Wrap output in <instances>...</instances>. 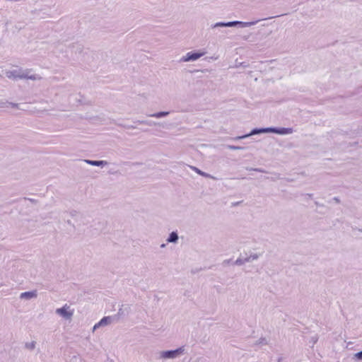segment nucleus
Returning <instances> with one entry per match:
<instances>
[{
    "label": "nucleus",
    "mask_w": 362,
    "mask_h": 362,
    "mask_svg": "<svg viewBox=\"0 0 362 362\" xmlns=\"http://www.w3.org/2000/svg\"><path fill=\"white\" fill-rule=\"evenodd\" d=\"M177 235L176 233L173 232L170 233L169 238L168 239V242H175L177 240Z\"/></svg>",
    "instance_id": "nucleus-9"
},
{
    "label": "nucleus",
    "mask_w": 362,
    "mask_h": 362,
    "mask_svg": "<svg viewBox=\"0 0 362 362\" xmlns=\"http://www.w3.org/2000/svg\"><path fill=\"white\" fill-rule=\"evenodd\" d=\"M166 114H167V113L160 112V113H158L156 116H157V117H160V116H162V115H165Z\"/></svg>",
    "instance_id": "nucleus-12"
},
{
    "label": "nucleus",
    "mask_w": 362,
    "mask_h": 362,
    "mask_svg": "<svg viewBox=\"0 0 362 362\" xmlns=\"http://www.w3.org/2000/svg\"><path fill=\"white\" fill-rule=\"evenodd\" d=\"M69 307L66 305L61 308L57 309V313L65 318H70L73 315V310H69Z\"/></svg>",
    "instance_id": "nucleus-1"
},
{
    "label": "nucleus",
    "mask_w": 362,
    "mask_h": 362,
    "mask_svg": "<svg viewBox=\"0 0 362 362\" xmlns=\"http://www.w3.org/2000/svg\"><path fill=\"white\" fill-rule=\"evenodd\" d=\"M204 54V52H200V53L189 52V53H187V57L185 59V61L196 60V59H199V57H202Z\"/></svg>",
    "instance_id": "nucleus-3"
},
{
    "label": "nucleus",
    "mask_w": 362,
    "mask_h": 362,
    "mask_svg": "<svg viewBox=\"0 0 362 362\" xmlns=\"http://www.w3.org/2000/svg\"><path fill=\"white\" fill-rule=\"evenodd\" d=\"M182 349H176V350H174V351H164L161 354V356L164 358H175L176 357L178 354H180V353L182 352Z\"/></svg>",
    "instance_id": "nucleus-2"
},
{
    "label": "nucleus",
    "mask_w": 362,
    "mask_h": 362,
    "mask_svg": "<svg viewBox=\"0 0 362 362\" xmlns=\"http://www.w3.org/2000/svg\"><path fill=\"white\" fill-rule=\"evenodd\" d=\"M194 170L202 175H205L204 173L201 172L199 169L194 168Z\"/></svg>",
    "instance_id": "nucleus-11"
},
{
    "label": "nucleus",
    "mask_w": 362,
    "mask_h": 362,
    "mask_svg": "<svg viewBox=\"0 0 362 362\" xmlns=\"http://www.w3.org/2000/svg\"><path fill=\"white\" fill-rule=\"evenodd\" d=\"M109 322H110L109 317H103L98 324L95 325L94 329H96L100 325H107V323H109Z\"/></svg>",
    "instance_id": "nucleus-6"
},
{
    "label": "nucleus",
    "mask_w": 362,
    "mask_h": 362,
    "mask_svg": "<svg viewBox=\"0 0 362 362\" xmlns=\"http://www.w3.org/2000/svg\"><path fill=\"white\" fill-rule=\"evenodd\" d=\"M37 294L35 291L33 292H25L21 293V298H30L33 297H36Z\"/></svg>",
    "instance_id": "nucleus-5"
},
{
    "label": "nucleus",
    "mask_w": 362,
    "mask_h": 362,
    "mask_svg": "<svg viewBox=\"0 0 362 362\" xmlns=\"http://www.w3.org/2000/svg\"><path fill=\"white\" fill-rule=\"evenodd\" d=\"M86 162L92 165L99 166L104 163L103 160H86Z\"/></svg>",
    "instance_id": "nucleus-8"
},
{
    "label": "nucleus",
    "mask_w": 362,
    "mask_h": 362,
    "mask_svg": "<svg viewBox=\"0 0 362 362\" xmlns=\"http://www.w3.org/2000/svg\"><path fill=\"white\" fill-rule=\"evenodd\" d=\"M260 132H276V133L283 134V133H285L286 132L276 130L275 129H265L254 130V131H252L251 134L260 133Z\"/></svg>",
    "instance_id": "nucleus-4"
},
{
    "label": "nucleus",
    "mask_w": 362,
    "mask_h": 362,
    "mask_svg": "<svg viewBox=\"0 0 362 362\" xmlns=\"http://www.w3.org/2000/svg\"><path fill=\"white\" fill-rule=\"evenodd\" d=\"M355 358H357V359H361L362 358V351H360L358 353H356L355 355H354Z\"/></svg>",
    "instance_id": "nucleus-10"
},
{
    "label": "nucleus",
    "mask_w": 362,
    "mask_h": 362,
    "mask_svg": "<svg viewBox=\"0 0 362 362\" xmlns=\"http://www.w3.org/2000/svg\"><path fill=\"white\" fill-rule=\"evenodd\" d=\"M240 23H242L239 22V21H233V22H229V23H218L217 25L231 27V26H233L235 25L240 24Z\"/></svg>",
    "instance_id": "nucleus-7"
}]
</instances>
